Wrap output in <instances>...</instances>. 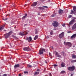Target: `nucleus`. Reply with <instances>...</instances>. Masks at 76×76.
I'll list each match as a JSON object with an SVG mask.
<instances>
[{
	"instance_id": "obj_48",
	"label": "nucleus",
	"mask_w": 76,
	"mask_h": 76,
	"mask_svg": "<svg viewBox=\"0 0 76 76\" xmlns=\"http://www.w3.org/2000/svg\"><path fill=\"white\" fill-rule=\"evenodd\" d=\"M62 54H63V55H64V52H62Z\"/></svg>"
},
{
	"instance_id": "obj_53",
	"label": "nucleus",
	"mask_w": 76,
	"mask_h": 76,
	"mask_svg": "<svg viewBox=\"0 0 76 76\" xmlns=\"http://www.w3.org/2000/svg\"><path fill=\"white\" fill-rule=\"evenodd\" d=\"M52 48H53V47H52Z\"/></svg>"
},
{
	"instance_id": "obj_50",
	"label": "nucleus",
	"mask_w": 76,
	"mask_h": 76,
	"mask_svg": "<svg viewBox=\"0 0 76 76\" xmlns=\"http://www.w3.org/2000/svg\"><path fill=\"white\" fill-rule=\"evenodd\" d=\"M8 15H6V16H8Z\"/></svg>"
},
{
	"instance_id": "obj_5",
	"label": "nucleus",
	"mask_w": 76,
	"mask_h": 76,
	"mask_svg": "<svg viewBox=\"0 0 76 76\" xmlns=\"http://www.w3.org/2000/svg\"><path fill=\"white\" fill-rule=\"evenodd\" d=\"M64 33L62 32L59 35V37L60 39H63L64 38Z\"/></svg>"
},
{
	"instance_id": "obj_1",
	"label": "nucleus",
	"mask_w": 76,
	"mask_h": 76,
	"mask_svg": "<svg viewBox=\"0 0 76 76\" xmlns=\"http://www.w3.org/2000/svg\"><path fill=\"white\" fill-rule=\"evenodd\" d=\"M12 31H10V32H9V33H6L5 34H4V36L5 35V38H9V37H10V35H12Z\"/></svg>"
},
{
	"instance_id": "obj_52",
	"label": "nucleus",
	"mask_w": 76,
	"mask_h": 76,
	"mask_svg": "<svg viewBox=\"0 0 76 76\" xmlns=\"http://www.w3.org/2000/svg\"><path fill=\"white\" fill-rule=\"evenodd\" d=\"M73 47H75V46H74Z\"/></svg>"
},
{
	"instance_id": "obj_13",
	"label": "nucleus",
	"mask_w": 76,
	"mask_h": 76,
	"mask_svg": "<svg viewBox=\"0 0 76 76\" xmlns=\"http://www.w3.org/2000/svg\"><path fill=\"white\" fill-rule=\"evenodd\" d=\"M61 66L62 67H64L65 66V63L64 62H62L61 64Z\"/></svg>"
},
{
	"instance_id": "obj_27",
	"label": "nucleus",
	"mask_w": 76,
	"mask_h": 76,
	"mask_svg": "<svg viewBox=\"0 0 76 76\" xmlns=\"http://www.w3.org/2000/svg\"><path fill=\"white\" fill-rule=\"evenodd\" d=\"M39 73V72H36L34 73V75H38Z\"/></svg>"
},
{
	"instance_id": "obj_54",
	"label": "nucleus",
	"mask_w": 76,
	"mask_h": 76,
	"mask_svg": "<svg viewBox=\"0 0 76 76\" xmlns=\"http://www.w3.org/2000/svg\"><path fill=\"white\" fill-rule=\"evenodd\" d=\"M0 7H1V5H0Z\"/></svg>"
},
{
	"instance_id": "obj_46",
	"label": "nucleus",
	"mask_w": 76,
	"mask_h": 76,
	"mask_svg": "<svg viewBox=\"0 0 76 76\" xmlns=\"http://www.w3.org/2000/svg\"><path fill=\"white\" fill-rule=\"evenodd\" d=\"M37 71H39V69H37Z\"/></svg>"
},
{
	"instance_id": "obj_45",
	"label": "nucleus",
	"mask_w": 76,
	"mask_h": 76,
	"mask_svg": "<svg viewBox=\"0 0 76 76\" xmlns=\"http://www.w3.org/2000/svg\"><path fill=\"white\" fill-rule=\"evenodd\" d=\"M21 74H19V76H21Z\"/></svg>"
},
{
	"instance_id": "obj_21",
	"label": "nucleus",
	"mask_w": 76,
	"mask_h": 76,
	"mask_svg": "<svg viewBox=\"0 0 76 76\" xmlns=\"http://www.w3.org/2000/svg\"><path fill=\"white\" fill-rule=\"evenodd\" d=\"M73 10L74 12H76V6H74L73 7Z\"/></svg>"
},
{
	"instance_id": "obj_11",
	"label": "nucleus",
	"mask_w": 76,
	"mask_h": 76,
	"mask_svg": "<svg viewBox=\"0 0 76 76\" xmlns=\"http://www.w3.org/2000/svg\"><path fill=\"white\" fill-rule=\"evenodd\" d=\"M58 13L60 15H61V14L63 13V10L61 9L59 10H58Z\"/></svg>"
},
{
	"instance_id": "obj_9",
	"label": "nucleus",
	"mask_w": 76,
	"mask_h": 76,
	"mask_svg": "<svg viewBox=\"0 0 76 76\" xmlns=\"http://www.w3.org/2000/svg\"><path fill=\"white\" fill-rule=\"evenodd\" d=\"M24 51H29V48L25 47L24 48H23Z\"/></svg>"
},
{
	"instance_id": "obj_56",
	"label": "nucleus",
	"mask_w": 76,
	"mask_h": 76,
	"mask_svg": "<svg viewBox=\"0 0 76 76\" xmlns=\"http://www.w3.org/2000/svg\"><path fill=\"white\" fill-rule=\"evenodd\" d=\"M0 76H2L1 75H0Z\"/></svg>"
},
{
	"instance_id": "obj_49",
	"label": "nucleus",
	"mask_w": 76,
	"mask_h": 76,
	"mask_svg": "<svg viewBox=\"0 0 76 76\" xmlns=\"http://www.w3.org/2000/svg\"><path fill=\"white\" fill-rule=\"evenodd\" d=\"M45 63H47V61H45Z\"/></svg>"
},
{
	"instance_id": "obj_3",
	"label": "nucleus",
	"mask_w": 76,
	"mask_h": 76,
	"mask_svg": "<svg viewBox=\"0 0 76 76\" xmlns=\"http://www.w3.org/2000/svg\"><path fill=\"white\" fill-rule=\"evenodd\" d=\"M45 51V49L41 48L39 50V54L40 55L44 53V51Z\"/></svg>"
},
{
	"instance_id": "obj_38",
	"label": "nucleus",
	"mask_w": 76,
	"mask_h": 76,
	"mask_svg": "<svg viewBox=\"0 0 76 76\" xmlns=\"http://www.w3.org/2000/svg\"><path fill=\"white\" fill-rule=\"evenodd\" d=\"M3 76H7V74H4L3 75Z\"/></svg>"
},
{
	"instance_id": "obj_43",
	"label": "nucleus",
	"mask_w": 76,
	"mask_h": 76,
	"mask_svg": "<svg viewBox=\"0 0 76 76\" xmlns=\"http://www.w3.org/2000/svg\"><path fill=\"white\" fill-rule=\"evenodd\" d=\"M49 56H51V53H49Z\"/></svg>"
},
{
	"instance_id": "obj_39",
	"label": "nucleus",
	"mask_w": 76,
	"mask_h": 76,
	"mask_svg": "<svg viewBox=\"0 0 76 76\" xmlns=\"http://www.w3.org/2000/svg\"><path fill=\"white\" fill-rule=\"evenodd\" d=\"M66 25L65 24V23L63 24H62L63 26H64Z\"/></svg>"
},
{
	"instance_id": "obj_22",
	"label": "nucleus",
	"mask_w": 76,
	"mask_h": 76,
	"mask_svg": "<svg viewBox=\"0 0 76 76\" xmlns=\"http://www.w3.org/2000/svg\"><path fill=\"white\" fill-rule=\"evenodd\" d=\"M29 40H28V42H31V41H32V37H29Z\"/></svg>"
},
{
	"instance_id": "obj_37",
	"label": "nucleus",
	"mask_w": 76,
	"mask_h": 76,
	"mask_svg": "<svg viewBox=\"0 0 76 76\" xmlns=\"http://www.w3.org/2000/svg\"><path fill=\"white\" fill-rule=\"evenodd\" d=\"M51 16L52 17H54V13Z\"/></svg>"
},
{
	"instance_id": "obj_34",
	"label": "nucleus",
	"mask_w": 76,
	"mask_h": 76,
	"mask_svg": "<svg viewBox=\"0 0 76 76\" xmlns=\"http://www.w3.org/2000/svg\"><path fill=\"white\" fill-rule=\"evenodd\" d=\"M35 33V34H38V31H37V30H36Z\"/></svg>"
},
{
	"instance_id": "obj_15",
	"label": "nucleus",
	"mask_w": 76,
	"mask_h": 76,
	"mask_svg": "<svg viewBox=\"0 0 76 76\" xmlns=\"http://www.w3.org/2000/svg\"><path fill=\"white\" fill-rule=\"evenodd\" d=\"M56 57L57 59H60L61 58V55H56Z\"/></svg>"
},
{
	"instance_id": "obj_25",
	"label": "nucleus",
	"mask_w": 76,
	"mask_h": 76,
	"mask_svg": "<svg viewBox=\"0 0 76 76\" xmlns=\"http://www.w3.org/2000/svg\"><path fill=\"white\" fill-rule=\"evenodd\" d=\"M71 63H75L76 62V60H72L71 61Z\"/></svg>"
},
{
	"instance_id": "obj_33",
	"label": "nucleus",
	"mask_w": 76,
	"mask_h": 76,
	"mask_svg": "<svg viewBox=\"0 0 76 76\" xmlns=\"http://www.w3.org/2000/svg\"><path fill=\"white\" fill-rule=\"evenodd\" d=\"M38 9L40 10H42V7H38Z\"/></svg>"
},
{
	"instance_id": "obj_35",
	"label": "nucleus",
	"mask_w": 76,
	"mask_h": 76,
	"mask_svg": "<svg viewBox=\"0 0 76 76\" xmlns=\"http://www.w3.org/2000/svg\"><path fill=\"white\" fill-rule=\"evenodd\" d=\"M53 66H54V67H57V65L56 64H53Z\"/></svg>"
},
{
	"instance_id": "obj_32",
	"label": "nucleus",
	"mask_w": 76,
	"mask_h": 76,
	"mask_svg": "<svg viewBox=\"0 0 76 76\" xmlns=\"http://www.w3.org/2000/svg\"><path fill=\"white\" fill-rule=\"evenodd\" d=\"M24 73H25V74H28V72L27 71H24Z\"/></svg>"
},
{
	"instance_id": "obj_19",
	"label": "nucleus",
	"mask_w": 76,
	"mask_h": 76,
	"mask_svg": "<svg viewBox=\"0 0 76 76\" xmlns=\"http://www.w3.org/2000/svg\"><path fill=\"white\" fill-rule=\"evenodd\" d=\"M72 58H76V56L74 54L72 55Z\"/></svg>"
},
{
	"instance_id": "obj_40",
	"label": "nucleus",
	"mask_w": 76,
	"mask_h": 76,
	"mask_svg": "<svg viewBox=\"0 0 76 76\" xmlns=\"http://www.w3.org/2000/svg\"><path fill=\"white\" fill-rule=\"evenodd\" d=\"M50 35H53V32L51 31L50 32Z\"/></svg>"
},
{
	"instance_id": "obj_18",
	"label": "nucleus",
	"mask_w": 76,
	"mask_h": 76,
	"mask_svg": "<svg viewBox=\"0 0 76 76\" xmlns=\"http://www.w3.org/2000/svg\"><path fill=\"white\" fill-rule=\"evenodd\" d=\"M4 26H0V31H1L4 29Z\"/></svg>"
},
{
	"instance_id": "obj_51",
	"label": "nucleus",
	"mask_w": 76,
	"mask_h": 76,
	"mask_svg": "<svg viewBox=\"0 0 76 76\" xmlns=\"http://www.w3.org/2000/svg\"><path fill=\"white\" fill-rule=\"evenodd\" d=\"M6 30H4V31H6Z\"/></svg>"
},
{
	"instance_id": "obj_16",
	"label": "nucleus",
	"mask_w": 76,
	"mask_h": 76,
	"mask_svg": "<svg viewBox=\"0 0 76 76\" xmlns=\"http://www.w3.org/2000/svg\"><path fill=\"white\" fill-rule=\"evenodd\" d=\"M20 67V65L19 64H15L14 66V68H17L18 67Z\"/></svg>"
},
{
	"instance_id": "obj_29",
	"label": "nucleus",
	"mask_w": 76,
	"mask_h": 76,
	"mask_svg": "<svg viewBox=\"0 0 76 76\" xmlns=\"http://www.w3.org/2000/svg\"><path fill=\"white\" fill-rule=\"evenodd\" d=\"M61 73H62L63 74H64V73H65L66 72H65V71H62L61 72Z\"/></svg>"
},
{
	"instance_id": "obj_14",
	"label": "nucleus",
	"mask_w": 76,
	"mask_h": 76,
	"mask_svg": "<svg viewBox=\"0 0 76 76\" xmlns=\"http://www.w3.org/2000/svg\"><path fill=\"white\" fill-rule=\"evenodd\" d=\"M76 37V34H73L71 37V38L72 39H73V38H75Z\"/></svg>"
},
{
	"instance_id": "obj_17",
	"label": "nucleus",
	"mask_w": 76,
	"mask_h": 76,
	"mask_svg": "<svg viewBox=\"0 0 76 76\" xmlns=\"http://www.w3.org/2000/svg\"><path fill=\"white\" fill-rule=\"evenodd\" d=\"M27 16V14H25V16H23L22 18V19L23 20L25 19Z\"/></svg>"
},
{
	"instance_id": "obj_7",
	"label": "nucleus",
	"mask_w": 76,
	"mask_h": 76,
	"mask_svg": "<svg viewBox=\"0 0 76 76\" xmlns=\"http://www.w3.org/2000/svg\"><path fill=\"white\" fill-rule=\"evenodd\" d=\"M28 34V33L26 32V31H24L23 33H20V35H21V36H23V35H26Z\"/></svg>"
},
{
	"instance_id": "obj_30",
	"label": "nucleus",
	"mask_w": 76,
	"mask_h": 76,
	"mask_svg": "<svg viewBox=\"0 0 76 76\" xmlns=\"http://www.w3.org/2000/svg\"><path fill=\"white\" fill-rule=\"evenodd\" d=\"M71 12H70V14H73L74 13V11L73 10H71Z\"/></svg>"
},
{
	"instance_id": "obj_26",
	"label": "nucleus",
	"mask_w": 76,
	"mask_h": 76,
	"mask_svg": "<svg viewBox=\"0 0 76 76\" xmlns=\"http://www.w3.org/2000/svg\"><path fill=\"white\" fill-rule=\"evenodd\" d=\"M27 66L28 67H32V65L30 64H28Z\"/></svg>"
},
{
	"instance_id": "obj_2",
	"label": "nucleus",
	"mask_w": 76,
	"mask_h": 76,
	"mask_svg": "<svg viewBox=\"0 0 76 76\" xmlns=\"http://www.w3.org/2000/svg\"><path fill=\"white\" fill-rule=\"evenodd\" d=\"M76 69V67L75 66H69L68 68V70L70 72L74 71Z\"/></svg>"
},
{
	"instance_id": "obj_4",
	"label": "nucleus",
	"mask_w": 76,
	"mask_h": 76,
	"mask_svg": "<svg viewBox=\"0 0 76 76\" xmlns=\"http://www.w3.org/2000/svg\"><path fill=\"white\" fill-rule=\"evenodd\" d=\"M52 25L54 27H57L58 26V23L56 21H53L52 23Z\"/></svg>"
},
{
	"instance_id": "obj_42",
	"label": "nucleus",
	"mask_w": 76,
	"mask_h": 76,
	"mask_svg": "<svg viewBox=\"0 0 76 76\" xmlns=\"http://www.w3.org/2000/svg\"><path fill=\"white\" fill-rule=\"evenodd\" d=\"M70 32H71V31H67V33H70Z\"/></svg>"
},
{
	"instance_id": "obj_23",
	"label": "nucleus",
	"mask_w": 76,
	"mask_h": 76,
	"mask_svg": "<svg viewBox=\"0 0 76 76\" xmlns=\"http://www.w3.org/2000/svg\"><path fill=\"white\" fill-rule=\"evenodd\" d=\"M55 54L56 55V56H58V53L56 51H55Z\"/></svg>"
},
{
	"instance_id": "obj_31",
	"label": "nucleus",
	"mask_w": 76,
	"mask_h": 76,
	"mask_svg": "<svg viewBox=\"0 0 76 76\" xmlns=\"http://www.w3.org/2000/svg\"><path fill=\"white\" fill-rule=\"evenodd\" d=\"M72 15H69V16L68 18H72Z\"/></svg>"
},
{
	"instance_id": "obj_55",
	"label": "nucleus",
	"mask_w": 76,
	"mask_h": 76,
	"mask_svg": "<svg viewBox=\"0 0 76 76\" xmlns=\"http://www.w3.org/2000/svg\"><path fill=\"white\" fill-rule=\"evenodd\" d=\"M0 75H1V73H0Z\"/></svg>"
},
{
	"instance_id": "obj_44",
	"label": "nucleus",
	"mask_w": 76,
	"mask_h": 76,
	"mask_svg": "<svg viewBox=\"0 0 76 76\" xmlns=\"http://www.w3.org/2000/svg\"><path fill=\"white\" fill-rule=\"evenodd\" d=\"M73 76V74H71V76Z\"/></svg>"
},
{
	"instance_id": "obj_41",
	"label": "nucleus",
	"mask_w": 76,
	"mask_h": 76,
	"mask_svg": "<svg viewBox=\"0 0 76 76\" xmlns=\"http://www.w3.org/2000/svg\"><path fill=\"white\" fill-rule=\"evenodd\" d=\"M73 14H74V15H76V12H74Z\"/></svg>"
},
{
	"instance_id": "obj_12",
	"label": "nucleus",
	"mask_w": 76,
	"mask_h": 76,
	"mask_svg": "<svg viewBox=\"0 0 76 76\" xmlns=\"http://www.w3.org/2000/svg\"><path fill=\"white\" fill-rule=\"evenodd\" d=\"M76 28V23H75L72 26V29L74 30V29H75Z\"/></svg>"
},
{
	"instance_id": "obj_47",
	"label": "nucleus",
	"mask_w": 76,
	"mask_h": 76,
	"mask_svg": "<svg viewBox=\"0 0 76 76\" xmlns=\"http://www.w3.org/2000/svg\"><path fill=\"white\" fill-rule=\"evenodd\" d=\"M38 15H40V13H39V12L38 13Z\"/></svg>"
},
{
	"instance_id": "obj_20",
	"label": "nucleus",
	"mask_w": 76,
	"mask_h": 76,
	"mask_svg": "<svg viewBox=\"0 0 76 76\" xmlns=\"http://www.w3.org/2000/svg\"><path fill=\"white\" fill-rule=\"evenodd\" d=\"M44 8H48V7L47 6H43L42 7V10H44L45 9Z\"/></svg>"
},
{
	"instance_id": "obj_6",
	"label": "nucleus",
	"mask_w": 76,
	"mask_h": 76,
	"mask_svg": "<svg viewBox=\"0 0 76 76\" xmlns=\"http://www.w3.org/2000/svg\"><path fill=\"white\" fill-rule=\"evenodd\" d=\"M64 44L65 45L69 46V47H72V43L70 42H67L66 43V42H64Z\"/></svg>"
},
{
	"instance_id": "obj_10",
	"label": "nucleus",
	"mask_w": 76,
	"mask_h": 76,
	"mask_svg": "<svg viewBox=\"0 0 76 76\" xmlns=\"http://www.w3.org/2000/svg\"><path fill=\"white\" fill-rule=\"evenodd\" d=\"M37 4V2H34L33 4L31 5V6L33 7H35V6H36Z\"/></svg>"
},
{
	"instance_id": "obj_24",
	"label": "nucleus",
	"mask_w": 76,
	"mask_h": 76,
	"mask_svg": "<svg viewBox=\"0 0 76 76\" xmlns=\"http://www.w3.org/2000/svg\"><path fill=\"white\" fill-rule=\"evenodd\" d=\"M38 38V35H36L35 36V37L34 38V40H36Z\"/></svg>"
},
{
	"instance_id": "obj_28",
	"label": "nucleus",
	"mask_w": 76,
	"mask_h": 76,
	"mask_svg": "<svg viewBox=\"0 0 76 76\" xmlns=\"http://www.w3.org/2000/svg\"><path fill=\"white\" fill-rule=\"evenodd\" d=\"M3 19L4 20H7V18H3Z\"/></svg>"
},
{
	"instance_id": "obj_36",
	"label": "nucleus",
	"mask_w": 76,
	"mask_h": 76,
	"mask_svg": "<svg viewBox=\"0 0 76 76\" xmlns=\"http://www.w3.org/2000/svg\"><path fill=\"white\" fill-rule=\"evenodd\" d=\"M29 37H27L26 38V40L27 41H28V40H29Z\"/></svg>"
},
{
	"instance_id": "obj_8",
	"label": "nucleus",
	"mask_w": 76,
	"mask_h": 76,
	"mask_svg": "<svg viewBox=\"0 0 76 76\" xmlns=\"http://www.w3.org/2000/svg\"><path fill=\"white\" fill-rule=\"evenodd\" d=\"M75 22V19H73L69 23V25H72L73 23Z\"/></svg>"
}]
</instances>
